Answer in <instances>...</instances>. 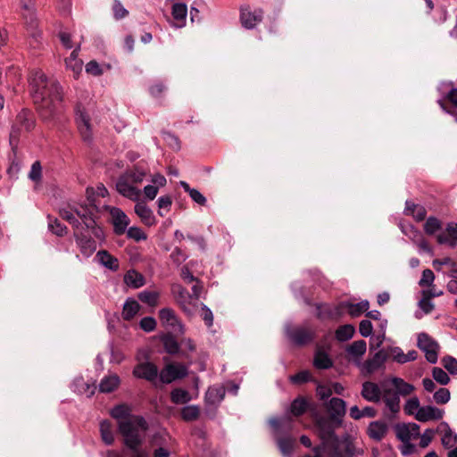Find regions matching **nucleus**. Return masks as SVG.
I'll return each mask as SVG.
<instances>
[{
	"label": "nucleus",
	"instance_id": "nucleus-1",
	"mask_svg": "<svg viewBox=\"0 0 457 457\" xmlns=\"http://www.w3.org/2000/svg\"><path fill=\"white\" fill-rule=\"evenodd\" d=\"M29 85L33 101L44 120H52L62 112L63 92L55 79L47 78L41 70H35L31 72Z\"/></svg>",
	"mask_w": 457,
	"mask_h": 457
},
{
	"label": "nucleus",
	"instance_id": "nucleus-2",
	"mask_svg": "<svg viewBox=\"0 0 457 457\" xmlns=\"http://www.w3.org/2000/svg\"><path fill=\"white\" fill-rule=\"evenodd\" d=\"M147 429L148 423L142 416H136L133 420L120 422V433L123 436V444L132 453L130 457H149L145 450L140 449L143 439L138 433V430L145 432Z\"/></svg>",
	"mask_w": 457,
	"mask_h": 457
},
{
	"label": "nucleus",
	"instance_id": "nucleus-3",
	"mask_svg": "<svg viewBox=\"0 0 457 457\" xmlns=\"http://www.w3.org/2000/svg\"><path fill=\"white\" fill-rule=\"evenodd\" d=\"M340 426L341 425H337L335 420H332V419L328 417L320 416L316 419L315 427L321 443L312 447L313 454H315L316 449L320 450L319 454H322L323 452L326 451L328 443L337 437L335 430Z\"/></svg>",
	"mask_w": 457,
	"mask_h": 457
},
{
	"label": "nucleus",
	"instance_id": "nucleus-4",
	"mask_svg": "<svg viewBox=\"0 0 457 457\" xmlns=\"http://www.w3.org/2000/svg\"><path fill=\"white\" fill-rule=\"evenodd\" d=\"M326 450L329 457H354L357 450L354 443L349 436L340 439L338 436L328 443Z\"/></svg>",
	"mask_w": 457,
	"mask_h": 457
},
{
	"label": "nucleus",
	"instance_id": "nucleus-5",
	"mask_svg": "<svg viewBox=\"0 0 457 457\" xmlns=\"http://www.w3.org/2000/svg\"><path fill=\"white\" fill-rule=\"evenodd\" d=\"M288 339L297 346L311 344L316 338V330L309 326H296L287 329Z\"/></svg>",
	"mask_w": 457,
	"mask_h": 457
},
{
	"label": "nucleus",
	"instance_id": "nucleus-6",
	"mask_svg": "<svg viewBox=\"0 0 457 457\" xmlns=\"http://www.w3.org/2000/svg\"><path fill=\"white\" fill-rule=\"evenodd\" d=\"M103 209L110 214V222L113 227L114 234L117 236L123 235L130 223V220L127 214L118 207L104 205Z\"/></svg>",
	"mask_w": 457,
	"mask_h": 457
},
{
	"label": "nucleus",
	"instance_id": "nucleus-7",
	"mask_svg": "<svg viewBox=\"0 0 457 457\" xmlns=\"http://www.w3.org/2000/svg\"><path fill=\"white\" fill-rule=\"evenodd\" d=\"M418 347L425 353L426 360L435 364L438 359L439 345L426 333L418 336Z\"/></svg>",
	"mask_w": 457,
	"mask_h": 457
},
{
	"label": "nucleus",
	"instance_id": "nucleus-8",
	"mask_svg": "<svg viewBox=\"0 0 457 457\" xmlns=\"http://www.w3.org/2000/svg\"><path fill=\"white\" fill-rule=\"evenodd\" d=\"M34 126L35 120L31 112L26 109L21 110L16 116L15 124L12 125L10 132L11 144L18 139L21 128L29 131Z\"/></svg>",
	"mask_w": 457,
	"mask_h": 457
},
{
	"label": "nucleus",
	"instance_id": "nucleus-9",
	"mask_svg": "<svg viewBox=\"0 0 457 457\" xmlns=\"http://www.w3.org/2000/svg\"><path fill=\"white\" fill-rule=\"evenodd\" d=\"M262 9L259 8L251 11L250 6L246 4L240 7V22L245 29H254L258 23L262 22Z\"/></svg>",
	"mask_w": 457,
	"mask_h": 457
},
{
	"label": "nucleus",
	"instance_id": "nucleus-10",
	"mask_svg": "<svg viewBox=\"0 0 457 457\" xmlns=\"http://www.w3.org/2000/svg\"><path fill=\"white\" fill-rule=\"evenodd\" d=\"M187 375V369L181 363L167 364L160 372V380L163 384H170L176 379L183 378Z\"/></svg>",
	"mask_w": 457,
	"mask_h": 457
},
{
	"label": "nucleus",
	"instance_id": "nucleus-11",
	"mask_svg": "<svg viewBox=\"0 0 457 457\" xmlns=\"http://www.w3.org/2000/svg\"><path fill=\"white\" fill-rule=\"evenodd\" d=\"M326 410L328 412V418L335 420L337 425H342L343 418L346 412L345 402L337 397L331 398L326 404Z\"/></svg>",
	"mask_w": 457,
	"mask_h": 457
},
{
	"label": "nucleus",
	"instance_id": "nucleus-12",
	"mask_svg": "<svg viewBox=\"0 0 457 457\" xmlns=\"http://www.w3.org/2000/svg\"><path fill=\"white\" fill-rule=\"evenodd\" d=\"M116 189L120 195L132 201H137L141 195V191L124 174L119 177Z\"/></svg>",
	"mask_w": 457,
	"mask_h": 457
},
{
	"label": "nucleus",
	"instance_id": "nucleus-13",
	"mask_svg": "<svg viewBox=\"0 0 457 457\" xmlns=\"http://www.w3.org/2000/svg\"><path fill=\"white\" fill-rule=\"evenodd\" d=\"M132 374L137 378L154 382L158 377V368L150 361L140 362L134 367Z\"/></svg>",
	"mask_w": 457,
	"mask_h": 457
},
{
	"label": "nucleus",
	"instance_id": "nucleus-14",
	"mask_svg": "<svg viewBox=\"0 0 457 457\" xmlns=\"http://www.w3.org/2000/svg\"><path fill=\"white\" fill-rule=\"evenodd\" d=\"M437 104L445 112L454 117L457 121V88L452 87L442 99L437 100Z\"/></svg>",
	"mask_w": 457,
	"mask_h": 457
},
{
	"label": "nucleus",
	"instance_id": "nucleus-15",
	"mask_svg": "<svg viewBox=\"0 0 457 457\" xmlns=\"http://www.w3.org/2000/svg\"><path fill=\"white\" fill-rule=\"evenodd\" d=\"M78 217H79L87 228H94L96 227V207L94 205H80L74 210Z\"/></svg>",
	"mask_w": 457,
	"mask_h": 457
},
{
	"label": "nucleus",
	"instance_id": "nucleus-16",
	"mask_svg": "<svg viewBox=\"0 0 457 457\" xmlns=\"http://www.w3.org/2000/svg\"><path fill=\"white\" fill-rule=\"evenodd\" d=\"M444 416V411L431 406H422L416 412L415 418L420 422H427L428 420H438Z\"/></svg>",
	"mask_w": 457,
	"mask_h": 457
},
{
	"label": "nucleus",
	"instance_id": "nucleus-17",
	"mask_svg": "<svg viewBox=\"0 0 457 457\" xmlns=\"http://www.w3.org/2000/svg\"><path fill=\"white\" fill-rule=\"evenodd\" d=\"M436 241L440 245L455 247L457 245V223H448L445 230L436 236Z\"/></svg>",
	"mask_w": 457,
	"mask_h": 457
},
{
	"label": "nucleus",
	"instance_id": "nucleus-18",
	"mask_svg": "<svg viewBox=\"0 0 457 457\" xmlns=\"http://www.w3.org/2000/svg\"><path fill=\"white\" fill-rule=\"evenodd\" d=\"M74 237L82 254L89 256L96 251V241L91 237L79 232H74Z\"/></svg>",
	"mask_w": 457,
	"mask_h": 457
},
{
	"label": "nucleus",
	"instance_id": "nucleus-19",
	"mask_svg": "<svg viewBox=\"0 0 457 457\" xmlns=\"http://www.w3.org/2000/svg\"><path fill=\"white\" fill-rule=\"evenodd\" d=\"M383 391L380 390L378 384L370 381H366L362 384L361 396L372 403H378L381 400Z\"/></svg>",
	"mask_w": 457,
	"mask_h": 457
},
{
	"label": "nucleus",
	"instance_id": "nucleus-20",
	"mask_svg": "<svg viewBox=\"0 0 457 457\" xmlns=\"http://www.w3.org/2000/svg\"><path fill=\"white\" fill-rule=\"evenodd\" d=\"M387 431V424L380 420L370 422L367 428V434L370 436V438L377 442L381 441L386 436Z\"/></svg>",
	"mask_w": 457,
	"mask_h": 457
},
{
	"label": "nucleus",
	"instance_id": "nucleus-21",
	"mask_svg": "<svg viewBox=\"0 0 457 457\" xmlns=\"http://www.w3.org/2000/svg\"><path fill=\"white\" fill-rule=\"evenodd\" d=\"M386 355L383 351L377 352L372 358L367 360L363 363V370L367 374H372L378 371L384 366V363L386 361Z\"/></svg>",
	"mask_w": 457,
	"mask_h": 457
},
{
	"label": "nucleus",
	"instance_id": "nucleus-22",
	"mask_svg": "<svg viewBox=\"0 0 457 457\" xmlns=\"http://www.w3.org/2000/svg\"><path fill=\"white\" fill-rule=\"evenodd\" d=\"M381 398L383 399L386 406L393 413H396L400 411V395L394 389L385 388Z\"/></svg>",
	"mask_w": 457,
	"mask_h": 457
},
{
	"label": "nucleus",
	"instance_id": "nucleus-23",
	"mask_svg": "<svg viewBox=\"0 0 457 457\" xmlns=\"http://www.w3.org/2000/svg\"><path fill=\"white\" fill-rule=\"evenodd\" d=\"M343 314L342 303L333 307L328 305L318 306L317 317L320 320H337Z\"/></svg>",
	"mask_w": 457,
	"mask_h": 457
},
{
	"label": "nucleus",
	"instance_id": "nucleus-24",
	"mask_svg": "<svg viewBox=\"0 0 457 457\" xmlns=\"http://www.w3.org/2000/svg\"><path fill=\"white\" fill-rule=\"evenodd\" d=\"M77 125L79 131L84 141H90L92 138V129L89 116L80 112L77 117Z\"/></svg>",
	"mask_w": 457,
	"mask_h": 457
},
{
	"label": "nucleus",
	"instance_id": "nucleus-25",
	"mask_svg": "<svg viewBox=\"0 0 457 457\" xmlns=\"http://www.w3.org/2000/svg\"><path fill=\"white\" fill-rule=\"evenodd\" d=\"M159 318L161 322L165 327H170L176 329L177 327H181V324L175 313L170 308H162L159 312Z\"/></svg>",
	"mask_w": 457,
	"mask_h": 457
},
{
	"label": "nucleus",
	"instance_id": "nucleus-26",
	"mask_svg": "<svg viewBox=\"0 0 457 457\" xmlns=\"http://www.w3.org/2000/svg\"><path fill=\"white\" fill-rule=\"evenodd\" d=\"M187 13V4L182 3H176L172 5L171 15L174 20V26L176 28H182L186 25Z\"/></svg>",
	"mask_w": 457,
	"mask_h": 457
},
{
	"label": "nucleus",
	"instance_id": "nucleus-27",
	"mask_svg": "<svg viewBox=\"0 0 457 457\" xmlns=\"http://www.w3.org/2000/svg\"><path fill=\"white\" fill-rule=\"evenodd\" d=\"M135 212L141 221L146 226H153L156 220L152 210L145 203H137L135 205Z\"/></svg>",
	"mask_w": 457,
	"mask_h": 457
},
{
	"label": "nucleus",
	"instance_id": "nucleus-28",
	"mask_svg": "<svg viewBox=\"0 0 457 457\" xmlns=\"http://www.w3.org/2000/svg\"><path fill=\"white\" fill-rule=\"evenodd\" d=\"M131 408L127 404H119L111 411V416L118 420V428L120 429V422L123 420H133L137 415H131Z\"/></svg>",
	"mask_w": 457,
	"mask_h": 457
},
{
	"label": "nucleus",
	"instance_id": "nucleus-29",
	"mask_svg": "<svg viewBox=\"0 0 457 457\" xmlns=\"http://www.w3.org/2000/svg\"><path fill=\"white\" fill-rule=\"evenodd\" d=\"M172 292L175 295L176 301L180 305L182 310L185 312L189 313L190 310L187 305L190 304L191 295L188 294L187 290L180 285L175 286L172 287Z\"/></svg>",
	"mask_w": 457,
	"mask_h": 457
},
{
	"label": "nucleus",
	"instance_id": "nucleus-30",
	"mask_svg": "<svg viewBox=\"0 0 457 457\" xmlns=\"http://www.w3.org/2000/svg\"><path fill=\"white\" fill-rule=\"evenodd\" d=\"M120 384V377L117 374H110L104 376L99 384V391L102 393H112Z\"/></svg>",
	"mask_w": 457,
	"mask_h": 457
},
{
	"label": "nucleus",
	"instance_id": "nucleus-31",
	"mask_svg": "<svg viewBox=\"0 0 457 457\" xmlns=\"http://www.w3.org/2000/svg\"><path fill=\"white\" fill-rule=\"evenodd\" d=\"M313 366L318 370H328L333 367V361L325 351L318 349L314 353Z\"/></svg>",
	"mask_w": 457,
	"mask_h": 457
},
{
	"label": "nucleus",
	"instance_id": "nucleus-32",
	"mask_svg": "<svg viewBox=\"0 0 457 457\" xmlns=\"http://www.w3.org/2000/svg\"><path fill=\"white\" fill-rule=\"evenodd\" d=\"M405 213L407 215H411L416 221H422L427 216V210L423 205L416 204L411 201H407Z\"/></svg>",
	"mask_w": 457,
	"mask_h": 457
},
{
	"label": "nucleus",
	"instance_id": "nucleus-33",
	"mask_svg": "<svg viewBox=\"0 0 457 457\" xmlns=\"http://www.w3.org/2000/svg\"><path fill=\"white\" fill-rule=\"evenodd\" d=\"M343 310L345 308L349 315L353 318L359 317L363 312H366L369 310L370 303L368 301H361L357 303H342Z\"/></svg>",
	"mask_w": 457,
	"mask_h": 457
},
{
	"label": "nucleus",
	"instance_id": "nucleus-34",
	"mask_svg": "<svg viewBox=\"0 0 457 457\" xmlns=\"http://www.w3.org/2000/svg\"><path fill=\"white\" fill-rule=\"evenodd\" d=\"M124 282L132 288H139L145 285L144 276L135 270L127 271L124 275Z\"/></svg>",
	"mask_w": 457,
	"mask_h": 457
},
{
	"label": "nucleus",
	"instance_id": "nucleus-35",
	"mask_svg": "<svg viewBox=\"0 0 457 457\" xmlns=\"http://www.w3.org/2000/svg\"><path fill=\"white\" fill-rule=\"evenodd\" d=\"M96 256L100 263L109 270L115 271L119 269L118 259L110 254L107 251L101 250L97 253Z\"/></svg>",
	"mask_w": 457,
	"mask_h": 457
},
{
	"label": "nucleus",
	"instance_id": "nucleus-36",
	"mask_svg": "<svg viewBox=\"0 0 457 457\" xmlns=\"http://www.w3.org/2000/svg\"><path fill=\"white\" fill-rule=\"evenodd\" d=\"M225 389L221 386H211L205 393V402L209 404H215L223 400Z\"/></svg>",
	"mask_w": 457,
	"mask_h": 457
},
{
	"label": "nucleus",
	"instance_id": "nucleus-37",
	"mask_svg": "<svg viewBox=\"0 0 457 457\" xmlns=\"http://www.w3.org/2000/svg\"><path fill=\"white\" fill-rule=\"evenodd\" d=\"M140 309L139 303L134 299H128L122 309V318L125 320H132Z\"/></svg>",
	"mask_w": 457,
	"mask_h": 457
},
{
	"label": "nucleus",
	"instance_id": "nucleus-38",
	"mask_svg": "<svg viewBox=\"0 0 457 457\" xmlns=\"http://www.w3.org/2000/svg\"><path fill=\"white\" fill-rule=\"evenodd\" d=\"M79 46L74 49L70 57L65 59L66 67L72 70L75 77L78 76L82 69V61L78 58Z\"/></svg>",
	"mask_w": 457,
	"mask_h": 457
},
{
	"label": "nucleus",
	"instance_id": "nucleus-39",
	"mask_svg": "<svg viewBox=\"0 0 457 457\" xmlns=\"http://www.w3.org/2000/svg\"><path fill=\"white\" fill-rule=\"evenodd\" d=\"M391 382L395 388V391L397 392L399 395H410L414 390V386L411 384L405 382L401 378H393Z\"/></svg>",
	"mask_w": 457,
	"mask_h": 457
},
{
	"label": "nucleus",
	"instance_id": "nucleus-40",
	"mask_svg": "<svg viewBox=\"0 0 457 457\" xmlns=\"http://www.w3.org/2000/svg\"><path fill=\"white\" fill-rule=\"evenodd\" d=\"M308 409V402L303 396L296 397L290 405V412L295 417L302 416Z\"/></svg>",
	"mask_w": 457,
	"mask_h": 457
},
{
	"label": "nucleus",
	"instance_id": "nucleus-41",
	"mask_svg": "<svg viewBox=\"0 0 457 457\" xmlns=\"http://www.w3.org/2000/svg\"><path fill=\"white\" fill-rule=\"evenodd\" d=\"M355 332V328L351 324H345L338 327L335 332V337L339 342L350 340Z\"/></svg>",
	"mask_w": 457,
	"mask_h": 457
},
{
	"label": "nucleus",
	"instance_id": "nucleus-42",
	"mask_svg": "<svg viewBox=\"0 0 457 457\" xmlns=\"http://www.w3.org/2000/svg\"><path fill=\"white\" fill-rule=\"evenodd\" d=\"M100 433L102 440L105 445H111L114 442V436L112 430V424L109 420H104L100 422Z\"/></svg>",
	"mask_w": 457,
	"mask_h": 457
},
{
	"label": "nucleus",
	"instance_id": "nucleus-43",
	"mask_svg": "<svg viewBox=\"0 0 457 457\" xmlns=\"http://www.w3.org/2000/svg\"><path fill=\"white\" fill-rule=\"evenodd\" d=\"M160 298V293L157 291L145 290L138 294V299L151 307L158 305Z\"/></svg>",
	"mask_w": 457,
	"mask_h": 457
},
{
	"label": "nucleus",
	"instance_id": "nucleus-44",
	"mask_svg": "<svg viewBox=\"0 0 457 457\" xmlns=\"http://www.w3.org/2000/svg\"><path fill=\"white\" fill-rule=\"evenodd\" d=\"M48 220V229L58 237H63L67 234V227L60 222L57 218H54L50 215L47 216Z\"/></svg>",
	"mask_w": 457,
	"mask_h": 457
},
{
	"label": "nucleus",
	"instance_id": "nucleus-45",
	"mask_svg": "<svg viewBox=\"0 0 457 457\" xmlns=\"http://www.w3.org/2000/svg\"><path fill=\"white\" fill-rule=\"evenodd\" d=\"M170 400L175 404H183L191 401L190 394L182 388H174L170 392Z\"/></svg>",
	"mask_w": 457,
	"mask_h": 457
},
{
	"label": "nucleus",
	"instance_id": "nucleus-46",
	"mask_svg": "<svg viewBox=\"0 0 457 457\" xmlns=\"http://www.w3.org/2000/svg\"><path fill=\"white\" fill-rule=\"evenodd\" d=\"M180 185L184 191L188 193L193 201H195L196 204L202 206H204L206 204L207 200L205 196H204L197 189L191 188L189 185L185 181H181Z\"/></svg>",
	"mask_w": 457,
	"mask_h": 457
},
{
	"label": "nucleus",
	"instance_id": "nucleus-47",
	"mask_svg": "<svg viewBox=\"0 0 457 457\" xmlns=\"http://www.w3.org/2000/svg\"><path fill=\"white\" fill-rule=\"evenodd\" d=\"M200 416V408L197 405H187L181 410V418L189 422L198 420Z\"/></svg>",
	"mask_w": 457,
	"mask_h": 457
},
{
	"label": "nucleus",
	"instance_id": "nucleus-48",
	"mask_svg": "<svg viewBox=\"0 0 457 457\" xmlns=\"http://www.w3.org/2000/svg\"><path fill=\"white\" fill-rule=\"evenodd\" d=\"M162 345L165 352L170 354H176L179 351V345L174 336L169 334L165 335L162 339Z\"/></svg>",
	"mask_w": 457,
	"mask_h": 457
},
{
	"label": "nucleus",
	"instance_id": "nucleus-49",
	"mask_svg": "<svg viewBox=\"0 0 457 457\" xmlns=\"http://www.w3.org/2000/svg\"><path fill=\"white\" fill-rule=\"evenodd\" d=\"M278 446L284 455H290L293 453L295 439L291 436L279 437L277 440Z\"/></svg>",
	"mask_w": 457,
	"mask_h": 457
},
{
	"label": "nucleus",
	"instance_id": "nucleus-50",
	"mask_svg": "<svg viewBox=\"0 0 457 457\" xmlns=\"http://www.w3.org/2000/svg\"><path fill=\"white\" fill-rule=\"evenodd\" d=\"M124 175L129 179V180L134 184L136 187L138 184H141L144 179L146 176V173L144 170L139 169L138 167H135L132 170H129L124 173Z\"/></svg>",
	"mask_w": 457,
	"mask_h": 457
},
{
	"label": "nucleus",
	"instance_id": "nucleus-51",
	"mask_svg": "<svg viewBox=\"0 0 457 457\" xmlns=\"http://www.w3.org/2000/svg\"><path fill=\"white\" fill-rule=\"evenodd\" d=\"M366 348L367 345L364 340H357L349 345L347 352L353 357L360 358L365 353Z\"/></svg>",
	"mask_w": 457,
	"mask_h": 457
},
{
	"label": "nucleus",
	"instance_id": "nucleus-52",
	"mask_svg": "<svg viewBox=\"0 0 457 457\" xmlns=\"http://www.w3.org/2000/svg\"><path fill=\"white\" fill-rule=\"evenodd\" d=\"M442 228V221L436 217L430 216L424 224V231L427 235H434Z\"/></svg>",
	"mask_w": 457,
	"mask_h": 457
},
{
	"label": "nucleus",
	"instance_id": "nucleus-53",
	"mask_svg": "<svg viewBox=\"0 0 457 457\" xmlns=\"http://www.w3.org/2000/svg\"><path fill=\"white\" fill-rule=\"evenodd\" d=\"M289 380L293 384H303L312 380V376L308 370H302L290 376Z\"/></svg>",
	"mask_w": 457,
	"mask_h": 457
},
{
	"label": "nucleus",
	"instance_id": "nucleus-54",
	"mask_svg": "<svg viewBox=\"0 0 457 457\" xmlns=\"http://www.w3.org/2000/svg\"><path fill=\"white\" fill-rule=\"evenodd\" d=\"M433 378L441 385H447L450 382L448 374L439 367H434L432 370Z\"/></svg>",
	"mask_w": 457,
	"mask_h": 457
},
{
	"label": "nucleus",
	"instance_id": "nucleus-55",
	"mask_svg": "<svg viewBox=\"0 0 457 457\" xmlns=\"http://www.w3.org/2000/svg\"><path fill=\"white\" fill-rule=\"evenodd\" d=\"M435 280L434 272L429 269H425L422 272L421 278L419 281L420 287H434L433 282Z\"/></svg>",
	"mask_w": 457,
	"mask_h": 457
},
{
	"label": "nucleus",
	"instance_id": "nucleus-56",
	"mask_svg": "<svg viewBox=\"0 0 457 457\" xmlns=\"http://www.w3.org/2000/svg\"><path fill=\"white\" fill-rule=\"evenodd\" d=\"M60 216L67 220L74 228L78 229L80 222L75 217L73 212L71 210L62 209L60 210Z\"/></svg>",
	"mask_w": 457,
	"mask_h": 457
},
{
	"label": "nucleus",
	"instance_id": "nucleus-57",
	"mask_svg": "<svg viewBox=\"0 0 457 457\" xmlns=\"http://www.w3.org/2000/svg\"><path fill=\"white\" fill-rule=\"evenodd\" d=\"M433 398L437 404H445L450 400V391L445 387H441L435 392Z\"/></svg>",
	"mask_w": 457,
	"mask_h": 457
},
{
	"label": "nucleus",
	"instance_id": "nucleus-58",
	"mask_svg": "<svg viewBox=\"0 0 457 457\" xmlns=\"http://www.w3.org/2000/svg\"><path fill=\"white\" fill-rule=\"evenodd\" d=\"M127 231V236L129 238H132L137 242L145 240L147 238L146 234L143 231L142 228L138 227H130Z\"/></svg>",
	"mask_w": 457,
	"mask_h": 457
},
{
	"label": "nucleus",
	"instance_id": "nucleus-59",
	"mask_svg": "<svg viewBox=\"0 0 457 457\" xmlns=\"http://www.w3.org/2000/svg\"><path fill=\"white\" fill-rule=\"evenodd\" d=\"M442 365L452 375L457 374V360L452 356L442 359Z\"/></svg>",
	"mask_w": 457,
	"mask_h": 457
},
{
	"label": "nucleus",
	"instance_id": "nucleus-60",
	"mask_svg": "<svg viewBox=\"0 0 457 457\" xmlns=\"http://www.w3.org/2000/svg\"><path fill=\"white\" fill-rule=\"evenodd\" d=\"M164 141L173 150L180 149V141L177 136L170 132H163L162 134Z\"/></svg>",
	"mask_w": 457,
	"mask_h": 457
},
{
	"label": "nucleus",
	"instance_id": "nucleus-61",
	"mask_svg": "<svg viewBox=\"0 0 457 457\" xmlns=\"http://www.w3.org/2000/svg\"><path fill=\"white\" fill-rule=\"evenodd\" d=\"M396 436L403 443L411 441V436L406 424L397 425L395 428Z\"/></svg>",
	"mask_w": 457,
	"mask_h": 457
},
{
	"label": "nucleus",
	"instance_id": "nucleus-62",
	"mask_svg": "<svg viewBox=\"0 0 457 457\" xmlns=\"http://www.w3.org/2000/svg\"><path fill=\"white\" fill-rule=\"evenodd\" d=\"M441 441L445 448L453 447L457 443V435H453V431L448 428L443 435Z\"/></svg>",
	"mask_w": 457,
	"mask_h": 457
},
{
	"label": "nucleus",
	"instance_id": "nucleus-63",
	"mask_svg": "<svg viewBox=\"0 0 457 457\" xmlns=\"http://www.w3.org/2000/svg\"><path fill=\"white\" fill-rule=\"evenodd\" d=\"M29 178L35 182H38L42 178V167L38 161H36L30 169Z\"/></svg>",
	"mask_w": 457,
	"mask_h": 457
},
{
	"label": "nucleus",
	"instance_id": "nucleus-64",
	"mask_svg": "<svg viewBox=\"0 0 457 457\" xmlns=\"http://www.w3.org/2000/svg\"><path fill=\"white\" fill-rule=\"evenodd\" d=\"M140 328L145 332H152L156 328V320L153 317H144L139 322Z\"/></svg>",
	"mask_w": 457,
	"mask_h": 457
}]
</instances>
